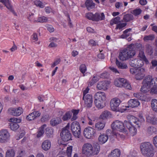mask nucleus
I'll return each instance as SVG.
<instances>
[{
  "label": "nucleus",
  "mask_w": 157,
  "mask_h": 157,
  "mask_svg": "<svg viewBox=\"0 0 157 157\" xmlns=\"http://www.w3.org/2000/svg\"><path fill=\"white\" fill-rule=\"evenodd\" d=\"M34 3L36 6L40 8H43L44 7L43 3L40 1L36 0L34 1Z\"/></svg>",
  "instance_id": "nucleus-51"
},
{
  "label": "nucleus",
  "mask_w": 157,
  "mask_h": 157,
  "mask_svg": "<svg viewBox=\"0 0 157 157\" xmlns=\"http://www.w3.org/2000/svg\"><path fill=\"white\" fill-rule=\"evenodd\" d=\"M126 82V79L124 78H117L116 79L114 82V84L117 86L118 87H122L123 83Z\"/></svg>",
  "instance_id": "nucleus-24"
},
{
  "label": "nucleus",
  "mask_w": 157,
  "mask_h": 157,
  "mask_svg": "<svg viewBox=\"0 0 157 157\" xmlns=\"http://www.w3.org/2000/svg\"><path fill=\"white\" fill-rule=\"evenodd\" d=\"M106 133V135H107L108 136V135L109 136L110 134L111 135L112 134V136H117L119 135V134H118V133L115 132L114 130H113V132H112L109 129H108L107 130Z\"/></svg>",
  "instance_id": "nucleus-46"
},
{
  "label": "nucleus",
  "mask_w": 157,
  "mask_h": 157,
  "mask_svg": "<svg viewBox=\"0 0 157 157\" xmlns=\"http://www.w3.org/2000/svg\"><path fill=\"white\" fill-rule=\"evenodd\" d=\"M138 57L140 58V59H142V61H144L146 63H148V61L144 55L143 50L139 51Z\"/></svg>",
  "instance_id": "nucleus-32"
},
{
  "label": "nucleus",
  "mask_w": 157,
  "mask_h": 157,
  "mask_svg": "<svg viewBox=\"0 0 157 157\" xmlns=\"http://www.w3.org/2000/svg\"><path fill=\"white\" fill-rule=\"evenodd\" d=\"M31 37L33 40L35 42L37 41L38 40L37 34L36 33H34L31 36Z\"/></svg>",
  "instance_id": "nucleus-55"
},
{
  "label": "nucleus",
  "mask_w": 157,
  "mask_h": 157,
  "mask_svg": "<svg viewBox=\"0 0 157 157\" xmlns=\"http://www.w3.org/2000/svg\"><path fill=\"white\" fill-rule=\"evenodd\" d=\"M61 122V120L60 118L56 117L53 118L50 121L51 124L53 126H55L56 125L60 123Z\"/></svg>",
  "instance_id": "nucleus-34"
},
{
  "label": "nucleus",
  "mask_w": 157,
  "mask_h": 157,
  "mask_svg": "<svg viewBox=\"0 0 157 157\" xmlns=\"http://www.w3.org/2000/svg\"><path fill=\"white\" fill-rule=\"evenodd\" d=\"M72 116V113L70 112L66 113L63 116L62 119L64 121H66L71 118Z\"/></svg>",
  "instance_id": "nucleus-41"
},
{
  "label": "nucleus",
  "mask_w": 157,
  "mask_h": 157,
  "mask_svg": "<svg viewBox=\"0 0 157 157\" xmlns=\"http://www.w3.org/2000/svg\"><path fill=\"white\" fill-rule=\"evenodd\" d=\"M155 37L154 35L151 34L148 36H145L144 38V41L152 40H154Z\"/></svg>",
  "instance_id": "nucleus-44"
},
{
  "label": "nucleus",
  "mask_w": 157,
  "mask_h": 157,
  "mask_svg": "<svg viewBox=\"0 0 157 157\" xmlns=\"http://www.w3.org/2000/svg\"><path fill=\"white\" fill-rule=\"evenodd\" d=\"M137 153L134 151H131L130 152V155L131 157H135L136 156Z\"/></svg>",
  "instance_id": "nucleus-62"
},
{
  "label": "nucleus",
  "mask_w": 157,
  "mask_h": 157,
  "mask_svg": "<svg viewBox=\"0 0 157 157\" xmlns=\"http://www.w3.org/2000/svg\"><path fill=\"white\" fill-rule=\"evenodd\" d=\"M66 152V153L67 154V155L68 157H70L71 155V153L72 151V147L70 146L67 148Z\"/></svg>",
  "instance_id": "nucleus-49"
},
{
  "label": "nucleus",
  "mask_w": 157,
  "mask_h": 157,
  "mask_svg": "<svg viewBox=\"0 0 157 157\" xmlns=\"http://www.w3.org/2000/svg\"><path fill=\"white\" fill-rule=\"evenodd\" d=\"M57 46V45L54 42H51V43L48 45V47L50 48H56Z\"/></svg>",
  "instance_id": "nucleus-60"
},
{
  "label": "nucleus",
  "mask_w": 157,
  "mask_h": 157,
  "mask_svg": "<svg viewBox=\"0 0 157 157\" xmlns=\"http://www.w3.org/2000/svg\"><path fill=\"white\" fill-rule=\"evenodd\" d=\"M105 124V122L104 121H99L95 124V128L98 131L102 130L104 128Z\"/></svg>",
  "instance_id": "nucleus-23"
},
{
  "label": "nucleus",
  "mask_w": 157,
  "mask_h": 157,
  "mask_svg": "<svg viewBox=\"0 0 157 157\" xmlns=\"http://www.w3.org/2000/svg\"><path fill=\"white\" fill-rule=\"evenodd\" d=\"M140 149L142 154L145 157H153L154 155V148L150 142H147L141 143Z\"/></svg>",
  "instance_id": "nucleus-2"
},
{
  "label": "nucleus",
  "mask_w": 157,
  "mask_h": 157,
  "mask_svg": "<svg viewBox=\"0 0 157 157\" xmlns=\"http://www.w3.org/2000/svg\"><path fill=\"white\" fill-rule=\"evenodd\" d=\"M99 13H96L94 14H93V21H98L100 20H103L105 19V16L103 13H102V17L101 18H99Z\"/></svg>",
  "instance_id": "nucleus-36"
},
{
  "label": "nucleus",
  "mask_w": 157,
  "mask_h": 157,
  "mask_svg": "<svg viewBox=\"0 0 157 157\" xmlns=\"http://www.w3.org/2000/svg\"><path fill=\"white\" fill-rule=\"evenodd\" d=\"M129 63L132 67L135 68L140 67L144 65L143 61L139 59H130L129 61Z\"/></svg>",
  "instance_id": "nucleus-11"
},
{
  "label": "nucleus",
  "mask_w": 157,
  "mask_h": 157,
  "mask_svg": "<svg viewBox=\"0 0 157 157\" xmlns=\"http://www.w3.org/2000/svg\"><path fill=\"white\" fill-rule=\"evenodd\" d=\"M135 47L136 45L131 44L121 51L119 56L120 59L122 61L126 60L134 56L136 54Z\"/></svg>",
  "instance_id": "nucleus-4"
},
{
  "label": "nucleus",
  "mask_w": 157,
  "mask_h": 157,
  "mask_svg": "<svg viewBox=\"0 0 157 157\" xmlns=\"http://www.w3.org/2000/svg\"><path fill=\"white\" fill-rule=\"evenodd\" d=\"M79 70L82 73L84 74L86 70V65L84 64L81 65L80 66Z\"/></svg>",
  "instance_id": "nucleus-53"
},
{
  "label": "nucleus",
  "mask_w": 157,
  "mask_h": 157,
  "mask_svg": "<svg viewBox=\"0 0 157 157\" xmlns=\"http://www.w3.org/2000/svg\"><path fill=\"white\" fill-rule=\"evenodd\" d=\"M142 10L140 9H136L132 10L130 12V13L135 16H137L140 15L141 13Z\"/></svg>",
  "instance_id": "nucleus-45"
},
{
  "label": "nucleus",
  "mask_w": 157,
  "mask_h": 157,
  "mask_svg": "<svg viewBox=\"0 0 157 157\" xmlns=\"http://www.w3.org/2000/svg\"><path fill=\"white\" fill-rule=\"evenodd\" d=\"M111 115L110 113L108 110H105L101 113L99 118L103 120H105L108 118Z\"/></svg>",
  "instance_id": "nucleus-33"
},
{
  "label": "nucleus",
  "mask_w": 157,
  "mask_h": 157,
  "mask_svg": "<svg viewBox=\"0 0 157 157\" xmlns=\"http://www.w3.org/2000/svg\"><path fill=\"white\" fill-rule=\"evenodd\" d=\"M85 4L87 9L89 10L94 8L95 5V4L92 0H86Z\"/></svg>",
  "instance_id": "nucleus-27"
},
{
  "label": "nucleus",
  "mask_w": 157,
  "mask_h": 157,
  "mask_svg": "<svg viewBox=\"0 0 157 157\" xmlns=\"http://www.w3.org/2000/svg\"><path fill=\"white\" fill-rule=\"evenodd\" d=\"M0 2L3 3L8 9L16 15L14 11L12 9V6L9 0H0Z\"/></svg>",
  "instance_id": "nucleus-25"
},
{
  "label": "nucleus",
  "mask_w": 157,
  "mask_h": 157,
  "mask_svg": "<svg viewBox=\"0 0 157 157\" xmlns=\"http://www.w3.org/2000/svg\"><path fill=\"white\" fill-rule=\"evenodd\" d=\"M132 30V29L129 28L126 29L125 30L123 31V33L124 34H125V35L128 37L130 35V33H128V32L131 31Z\"/></svg>",
  "instance_id": "nucleus-57"
},
{
  "label": "nucleus",
  "mask_w": 157,
  "mask_h": 157,
  "mask_svg": "<svg viewBox=\"0 0 157 157\" xmlns=\"http://www.w3.org/2000/svg\"><path fill=\"white\" fill-rule=\"evenodd\" d=\"M94 97L96 106L99 109L103 108L105 106V101L106 99L105 93L103 92H98L95 94Z\"/></svg>",
  "instance_id": "nucleus-5"
},
{
  "label": "nucleus",
  "mask_w": 157,
  "mask_h": 157,
  "mask_svg": "<svg viewBox=\"0 0 157 157\" xmlns=\"http://www.w3.org/2000/svg\"><path fill=\"white\" fill-rule=\"evenodd\" d=\"M9 121L10 122L17 124L18 123H20L21 122V120L19 118H11L10 119Z\"/></svg>",
  "instance_id": "nucleus-50"
},
{
  "label": "nucleus",
  "mask_w": 157,
  "mask_h": 157,
  "mask_svg": "<svg viewBox=\"0 0 157 157\" xmlns=\"http://www.w3.org/2000/svg\"><path fill=\"white\" fill-rule=\"evenodd\" d=\"M87 18L89 20H91L93 21V14L91 13H87L86 15Z\"/></svg>",
  "instance_id": "nucleus-56"
},
{
  "label": "nucleus",
  "mask_w": 157,
  "mask_h": 157,
  "mask_svg": "<svg viewBox=\"0 0 157 157\" xmlns=\"http://www.w3.org/2000/svg\"><path fill=\"white\" fill-rule=\"evenodd\" d=\"M120 17L118 16L117 17L110 21V25H113L114 24L117 25L120 22Z\"/></svg>",
  "instance_id": "nucleus-39"
},
{
  "label": "nucleus",
  "mask_w": 157,
  "mask_h": 157,
  "mask_svg": "<svg viewBox=\"0 0 157 157\" xmlns=\"http://www.w3.org/2000/svg\"><path fill=\"white\" fill-rule=\"evenodd\" d=\"M146 120L147 122L152 125L157 124V117L155 116H150L149 115H148L146 116Z\"/></svg>",
  "instance_id": "nucleus-19"
},
{
  "label": "nucleus",
  "mask_w": 157,
  "mask_h": 157,
  "mask_svg": "<svg viewBox=\"0 0 157 157\" xmlns=\"http://www.w3.org/2000/svg\"><path fill=\"white\" fill-rule=\"evenodd\" d=\"M46 125L44 124L42 125L39 129L38 134L37 135V137L39 138L44 133V130L46 131V134H48V133L47 132L48 131H49V129L48 128H46Z\"/></svg>",
  "instance_id": "nucleus-20"
},
{
  "label": "nucleus",
  "mask_w": 157,
  "mask_h": 157,
  "mask_svg": "<svg viewBox=\"0 0 157 157\" xmlns=\"http://www.w3.org/2000/svg\"><path fill=\"white\" fill-rule=\"evenodd\" d=\"M60 61V59H58L54 62L52 64L51 67L53 68L55 66L58 65Z\"/></svg>",
  "instance_id": "nucleus-59"
},
{
  "label": "nucleus",
  "mask_w": 157,
  "mask_h": 157,
  "mask_svg": "<svg viewBox=\"0 0 157 157\" xmlns=\"http://www.w3.org/2000/svg\"><path fill=\"white\" fill-rule=\"evenodd\" d=\"M100 146L98 144L96 143L94 144L93 147V155H97L99 152Z\"/></svg>",
  "instance_id": "nucleus-35"
},
{
  "label": "nucleus",
  "mask_w": 157,
  "mask_h": 157,
  "mask_svg": "<svg viewBox=\"0 0 157 157\" xmlns=\"http://www.w3.org/2000/svg\"><path fill=\"white\" fill-rule=\"evenodd\" d=\"M41 113L38 111H34L29 114L26 117V120L29 121H31L34 120L37 117H39Z\"/></svg>",
  "instance_id": "nucleus-16"
},
{
  "label": "nucleus",
  "mask_w": 157,
  "mask_h": 157,
  "mask_svg": "<svg viewBox=\"0 0 157 157\" xmlns=\"http://www.w3.org/2000/svg\"><path fill=\"white\" fill-rule=\"evenodd\" d=\"M153 144L155 147L157 148V136L154 137L152 140Z\"/></svg>",
  "instance_id": "nucleus-58"
},
{
  "label": "nucleus",
  "mask_w": 157,
  "mask_h": 157,
  "mask_svg": "<svg viewBox=\"0 0 157 157\" xmlns=\"http://www.w3.org/2000/svg\"><path fill=\"white\" fill-rule=\"evenodd\" d=\"M127 118L128 122L125 121V125L128 129L131 135L134 136L137 132L136 128L140 127L142 123L144 121V119L141 117L139 120L135 116L131 115H128Z\"/></svg>",
  "instance_id": "nucleus-1"
},
{
  "label": "nucleus",
  "mask_w": 157,
  "mask_h": 157,
  "mask_svg": "<svg viewBox=\"0 0 157 157\" xmlns=\"http://www.w3.org/2000/svg\"><path fill=\"white\" fill-rule=\"evenodd\" d=\"M60 149L61 150L62 154H66V147L67 145L65 144H60Z\"/></svg>",
  "instance_id": "nucleus-48"
},
{
  "label": "nucleus",
  "mask_w": 157,
  "mask_h": 157,
  "mask_svg": "<svg viewBox=\"0 0 157 157\" xmlns=\"http://www.w3.org/2000/svg\"><path fill=\"white\" fill-rule=\"evenodd\" d=\"M51 143L49 140H46L44 141L42 144V148L44 151H47L50 148Z\"/></svg>",
  "instance_id": "nucleus-22"
},
{
  "label": "nucleus",
  "mask_w": 157,
  "mask_h": 157,
  "mask_svg": "<svg viewBox=\"0 0 157 157\" xmlns=\"http://www.w3.org/2000/svg\"><path fill=\"white\" fill-rule=\"evenodd\" d=\"M83 99L84 101L85 104L88 108L92 106L93 103V98L91 95L87 94L86 96L84 95Z\"/></svg>",
  "instance_id": "nucleus-14"
},
{
  "label": "nucleus",
  "mask_w": 157,
  "mask_h": 157,
  "mask_svg": "<svg viewBox=\"0 0 157 157\" xmlns=\"http://www.w3.org/2000/svg\"><path fill=\"white\" fill-rule=\"evenodd\" d=\"M8 111L10 114L14 116H19L23 112L22 109L21 107H18L17 109L11 108L9 109Z\"/></svg>",
  "instance_id": "nucleus-18"
},
{
  "label": "nucleus",
  "mask_w": 157,
  "mask_h": 157,
  "mask_svg": "<svg viewBox=\"0 0 157 157\" xmlns=\"http://www.w3.org/2000/svg\"><path fill=\"white\" fill-rule=\"evenodd\" d=\"M140 102L137 100L131 99L128 102V105L127 106V107H130L132 108L137 107L140 105Z\"/></svg>",
  "instance_id": "nucleus-21"
},
{
  "label": "nucleus",
  "mask_w": 157,
  "mask_h": 157,
  "mask_svg": "<svg viewBox=\"0 0 157 157\" xmlns=\"http://www.w3.org/2000/svg\"><path fill=\"white\" fill-rule=\"evenodd\" d=\"M146 51L148 54L151 56L153 52L152 47L149 44H147L146 46Z\"/></svg>",
  "instance_id": "nucleus-42"
},
{
  "label": "nucleus",
  "mask_w": 157,
  "mask_h": 157,
  "mask_svg": "<svg viewBox=\"0 0 157 157\" xmlns=\"http://www.w3.org/2000/svg\"><path fill=\"white\" fill-rule=\"evenodd\" d=\"M151 107L153 110L157 113V100L153 99L151 102Z\"/></svg>",
  "instance_id": "nucleus-38"
},
{
  "label": "nucleus",
  "mask_w": 157,
  "mask_h": 157,
  "mask_svg": "<svg viewBox=\"0 0 157 157\" xmlns=\"http://www.w3.org/2000/svg\"><path fill=\"white\" fill-rule=\"evenodd\" d=\"M10 137V134L7 130L3 129L0 131V143H3L6 142Z\"/></svg>",
  "instance_id": "nucleus-12"
},
{
  "label": "nucleus",
  "mask_w": 157,
  "mask_h": 157,
  "mask_svg": "<svg viewBox=\"0 0 157 157\" xmlns=\"http://www.w3.org/2000/svg\"><path fill=\"white\" fill-rule=\"evenodd\" d=\"M153 87L151 89L150 93L152 94H157V86H153Z\"/></svg>",
  "instance_id": "nucleus-54"
},
{
  "label": "nucleus",
  "mask_w": 157,
  "mask_h": 157,
  "mask_svg": "<svg viewBox=\"0 0 157 157\" xmlns=\"http://www.w3.org/2000/svg\"><path fill=\"white\" fill-rule=\"evenodd\" d=\"M10 126L11 129L13 131L16 130L19 127V125L17 124L12 122L10 124Z\"/></svg>",
  "instance_id": "nucleus-43"
},
{
  "label": "nucleus",
  "mask_w": 157,
  "mask_h": 157,
  "mask_svg": "<svg viewBox=\"0 0 157 157\" xmlns=\"http://www.w3.org/2000/svg\"><path fill=\"white\" fill-rule=\"evenodd\" d=\"M145 70L143 68L138 69L135 74V78L137 80L142 79L145 76Z\"/></svg>",
  "instance_id": "nucleus-17"
},
{
  "label": "nucleus",
  "mask_w": 157,
  "mask_h": 157,
  "mask_svg": "<svg viewBox=\"0 0 157 157\" xmlns=\"http://www.w3.org/2000/svg\"><path fill=\"white\" fill-rule=\"evenodd\" d=\"M116 63L117 67L120 68L125 69L128 68V66L126 64L119 62L117 59H116Z\"/></svg>",
  "instance_id": "nucleus-37"
},
{
  "label": "nucleus",
  "mask_w": 157,
  "mask_h": 157,
  "mask_svg": "<svg viewBox=\"0 0 157 157\" xmlns=\"http://www.w3.org/2000/svg\"><path fill=\"white\" fill-rule=\"evenodd\" d=\"M147 133L150 135L155 134L157 132V128L153 126H149L147 128Z\"/></svg>",
  "instance_id": "nucleus-29"
},
{
  "label": "nucleus",
  "mask_w": 157,
  "mask_h": 157,
  "mask_svg": "<svg viewBox=\"0 0 157 157\" xmlns=\"http://www.w3.org/2000/svg\"><path fill=\"white\" fill-rule=\"evenodd\" d=\"M121 152L118 149H115L112 151L109 155L108 157H120Z\"/></svg>",
  "instance_id": "nucleus-26"
},
{
  "label": "nucleus",
  "mask_w": 157,
  "mask_h": 157,
  "mask_svg": "<svg viewBox=\"0 0 157 157\" xmlns=\"http://www.w3.org/2000/svg\"><path fill=\"white\" fill-rule=\"evenodd\" d=\"M109 82L106 81H100L98 82L97 85V88L98 90H105L107 89L109 85Z\"/></svg>",
  "instance_id": "nucleus-15"
},
{
  "label": "nucleus",
  "mask_w": 157,
  "mask_h": 157,
  "mask_svg": "<svg viewBox=\"0 0 157 157\" xmlns=\"http://www.w3.org/2000/svg\"><path fill=\"white\" fill-rule=\"evenodd\" d=\"M71 128L74 136L79 138L81 134V128L79 123L77 121L72 122L71 124Z\"/></svg>",
  "instance_id": "nucleus-7"
},
{
  "label": "nucleus",
  "mask_w": 157,
  "mask_h": 157,
  "mask_svg": "<svg viewBox=\"0 0 157 157\" xmlns=\"http://www.w3.org/2000/svg\"><path fill=\"white\" fill-rule=\"evenodd\" d=\"M95 133L94 129L91 127H88L86 128L83 131L84 136L87 139H90Z\"/></svg>",
  "instance_id": "nucleus-13"
},
{
  "label": "nucleus",
  "mask_w": 157,
  "mask_h": 157,
  "mask_svg": "<svg viewBox=\"0 0 157 157\" xmlns=\"http://www.w3.org/2000/svg\"><path fill=\"white\" fill-rule=\"evenodd\" d=\"M48 18L45 17H40L38 18L37 20H34L33 21L35 22H45L48 21Z\"/></svg>",
  "instance_id": "nucleus-40"
},
{
  "label": "nucleus",
  "mask_w": 157,
  "mask_h": 157,
  "mask_svg": "<svg viewBox=\"0 0 157 157\" xmlns=\"http://www.w3.org/2000/svg\"><path fill=\"white\" fill-rule=\"evenodd\" d=\"M127 23H119L117 25L115 29L122 30V29L125 27Z\"/></svg>",
  "instance_id": "nucleus-47"
},
{
  "label": "nucleus",
  "mask_w": 157,
  "mask_h": 157,
  "mask_svg": "<svg viewBox=\"0 0 157 157\" xmlns=\"http://www.w3.org/2000/svg\"><path fill=\"white\" fill-rule=\"evenodd\" d=\"M108 136L107 135L103 134L100 135L98 137V140L99 141L101 144H104L108 140Z\"/></svg>",
  "instance_id": "nucleus-28"
},
{
  "label": "nucleus",
  "mask_w": 157,
  "mask_h": 157,
  "mask_svg": "<svg viewBox=\"0 0 157 157\" xmlns=\"http://www.w3.org/2000/svg\"><path fill=\"white\" fill-rule=\"evenodd\" d=\"M151 63L153 67H155L157 66V60H153L151 61Z\"/></svg>",
  "instance_id": "nucleus-64"
},
{
  "label": "nucleus",
  "mask_w": 157,
  "mask_h": 157,
  "mask_svg": "<svg viewBox=\"0 0 157 157\" xmlns=\"http://www.w3.org/2000/svg\"><path fill=\"white\" fill-rule=\"evenodd\" d=\"M142 84L143 86L140 88V91L144 93H147L152 86H157V78H153L151 76L148 75L143 80Z\"/></svg>",
  "instance_id": "nucleus-3"
},
{
  "label": "nucleus",
  "mask_w": 157,
  "mask_h": 157,
  "mask_svg": "<svg viewBox=\"0 0 157 157\" xmlns=\"http://www.w3.org/2000/svg\"><path fill=\"white\" fill-rule=\"evenodd\" d=\"M111 127L113 130H117L121 131L124 129L126 126L125 125L124 122L123 123L121 121H116L112 124Z\"/></svg>",
  "instance_id": "nucleus-10"
},
{
  "label": "nucleus",
  "mask_w": 157,
  "mask_h": 157,
  "mask_svg": "<svg viewBox=\"0 0 157 157\" xmlns=\"http://www.w3.org/2000/svg\"><path fill=\"white\" fill-rule=\"evenodd\" d=\"M15 151L13 148H10L7 150L6 153V157H14Z\"/></svg>",
  "instance_id": "nucleus-30"
},
{
  "label": "nucleus",
  "mask_w": 157,
  "mask_h": 157,
  "mask_svg": "<svg viewBox=\"0 0 157 157\" xmlns=\"http://www.w3.org/2000/svg\"><path fill=\"white\" fill-rule=\"evenodd\" d=\"M134 19V17L131 14H127L124 16L123 20L122 21L126 22L130 21Z\"/></svg>",
  "instance_id": "nucleus-31"
},
{
  "label": "nucleus",
  "mask_w": 157,
  "mask_h": 157,
  "mask_svg": "<svg viewBox=\"0 0 157 157\" xmlns=\"http://www.w3.org/2000/svg\"><path fill=\"white\" fill-rule=\"evenodd\" d=\"M121 102V101L117 98H112L110 102L111 109L114 111L117 112L119 111L120 108L119 105Z\"/></svg>",
  "instance_id": "nucleus-8"
},
{
  "label": "nucleus",
  "mask_w": 157,
  "mask_h": 157,
  "mask_svg": "<svg viewBox=\"0 0 157 157\" xmlns=\"http://www.w3.org/2000/svg\"><path fill=\"white\" fill-rule=\"evenodd\" d=\"M93 146L89 143L85 144L82 147V153L87 156L93 155Z\"/></svg>",
  "instance_id": "nucleus-9"
},
{
  "label": "nucleus",
  "mask_w": 157,
  "mask_h": 157,
  "mask_svg": "<svg viewBox=\"0 0 157 157\" xmlns=\"http://www.w3.org/2000/svg\"><path fill=\"white\" fill-rule=\"evenodd\" d=\"M17 47L15 44L13 43V45L12 47L10 49L11 52H13L17 49Z\"/></svg>",
  "instance_id": "nucleus-63"
},
{
  "label": "nucleus",
  "mask_w": 157,
  "mask_h": 157,
  "mask_svg": "<svg viewBox=\"0 0 157 157\" xmlns=\"http://www.w3.org/2000/svg\"><path fill=\"white\" fill-rule=\"evenodd\" d=\"M70 126V124L68 123L66 126L63 128L60 133L61 139L64 141H67L71 139V135L69 130Z\"/></svg>",
  "instance_id": "nucleus-6"
},
{
  "label": "nucleus",
  "mask_w": 157,
  "mask_h": 157,
  "mask_svg": "<svg viewBox=\"0 0 157 157\" xmlns=\"http://www.w3.org/2000/svg\"><path fill=\"white\" fill-rule=\"evenodd\" d=\"M126 82L123 83L122 87H124L126 89L131 90V87L130 85L126 80Z\"/></svg>",
  "instance_id": "nucleus-52"
},
{
  "label": "nucleus",
  "mask_w": 157,
  "mask_h": 157,
  "mask_svg": "<svg viewBox=\"0 0 157 157\" xmlns=\"http://www.w3.org/2000/svg\"><path fill=\"white\" fill-rule=\"evenodd\" d=\"M108 76V73L106 72H104L101 74V77L102 78H106Z\"/></svg>",
  "instance_id": "nucleus-61"
}]
</instances>
